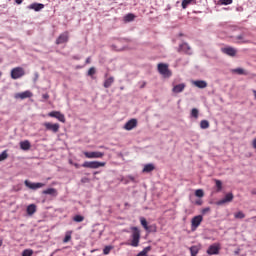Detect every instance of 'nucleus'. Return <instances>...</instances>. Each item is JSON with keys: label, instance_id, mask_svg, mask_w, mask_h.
<instances>
[{"label": "nucleus", "instance_id": "f257e3e1", "mask_svg": "<svg viewBox=\"0 0 256 256\" xmlns=\"http://www.w3.org/2000/svg\"><path fill=\"white\" fill-rule=\"evenodd\" d=\"M131 239V247H139V241H141V231H139V228L132 227Z\"/></svg>", "mask_w": 256, "mask_h": 256}, {"label": "nucleus", "instance_id": "f03ea898", "mask_svg": "<svg viewBox=\"0 0 256 256\" xmlns=\"http://www.w3.org/2000/svg\"><path fill=\"white\" fill-rule=\"evenodd\" d=\"M157 67L158 73H160V75H163L166 78H169L171 75H173L171 70H169V64L159 63Z\"/></svg>", "mask_w": 256, "mask_h": 256}, {"label": "nucleus", "instance_id": "7ed1b4c3", "mask_svg": "<svg viewBox=\"0 0 256 256\" xmlns=\"http://www.w3.org/2000/svg\"><path fill=\"white\" fill-rule=\"evenodd\" d=\"M105 162H99V161H86L82 164V167L85 169H99V167H105Z\"/></svg>", "mask_w": 256, "mask_h": 256}, {"label": "nucleus", "instance_id": "20e7f679", "mask_svg": "<svg viewBox=\"0 0 256 256\" xmlns=\"http://www.w3.org/2000/svg\"><path fill=\"white\" fill-rule=\"evenodd\" d=\"M11 79L17 80L25 76V69L22 67H15L11 70L10 73Z\"/></svg>", "mask_w": 256, "mask_h": 256}, {"label": "nucleus", "instance_id": "39448f33", "mask_svg": "<svg viewBox=\"0 0 256 256\" xmlns=\"http://www.w3.org/2000/svg\"><path fill=\"white\" fill-rule=\"evenodd\" d=\"M201 223H203V216H194L191 220V231H197V228L199 227V225H201Z\"/></svg>", "mask_w": 256, "mask_h": 256}, {"label": "nucleus", "instance_id": "423d86ee", "mask_svg": "<svg viewBox=\"0 0 256 256\" xmlns=\"http://www.w3.org/2000/svg\"><path fill=\"white\" fill-rule=\"evenodd\" d=\"M83 155L86 159H103L105 157V153L103 152H83Z\"/></svg>", "mask_w": 256, "mask_h": 256}, {"label": "nucleus", "instance_id": "0eeeda50", "mask_svg": "<svg viewBox=\"0 0 256 256\" xmlns=\"http://www.w3.org/2000/svg\"><path fill=\"white\" fill-rule=\"evenodd\" d=\"M178 53H184L185 55H193V51L191 50V46H189V44H187V42H184V43L179 45Z\"/></svg>", "mask_w": 256, "mask_h": 256}, {"label": "nucleus", "instance_id": "6e6552de", "mask_svg": "<svg viewBox=\"0 0 256 256\" xmlns=\"http://www.w3.org/2000/svg\"><path fill=\"white\" fill-rule=\"evenodd\" d=\"M69 42V32L66 31L64 33H61L58 38L56 39V45H63V43Z\"/></svg>", "mask_w": 256, "mask_h": 256}, {"label": "nucleus", "instance_id": "1a4fd4ad", "mask_svg": "<svg viewBox=\"0 0 256 256\" xmlns=\"http://www.w3.org/2000/svg\"><path fill=\"white\" fill-rule=\"evenodd\" d=\"M24 184L28 189H32V191H36V189H41V187H45V184L38 182V183H32L29 180H25Z\"/></svg>", "mask_w": 256, "mask_h": 256}, {"label": "nucleus", "instance_id": "9d476101", "mask_svg": "<svg viewBox=\"0 0 256 256\" xmlns=\"http://www.w3.org/2000/svg\"><path fill=\"white\" fill-rule=\"evenodd\" d=\"M44 127L46 129V131H52V133H59V124L55 123L52 124L51 122H45Z\"/></svg>", "mask_w": 256, "mask_h": 256}, {"label": "nucleus", "instance_id": "9b49d317", "mask_svg": "<svg viewBox=\"0 0 256 256\" xmlns=\"http://www.w3.org/2000/svg\"><path fill=\"white\" fill-rule=\"evenodd\" d=\"M221 51L225 55H228V57H235L237 55V49H235V48H233L231 46L222 48Z\"/></svg>", "mask_w": 256, "mask_h": 256}, {"label": "nucleus", "instance_id": "f8f14e48", "mask_svg": "<svg viewBox=\"0 0 256 256\" xmlns=\"http://www.w3.org/2000/svg\"><path fill=\"white\" fill-rule=\"evenodd\" d=\"M49 117H54V119H58L61 123H65V115L59 111H52L48 114Z\"/></svg>", "mask_w": 256, "mask_h": 256}, {"label": "nucleus", "instance_id": "ddd939ff", "mask_svg": "<svg viewBox=\"0 0 256 256\" xmlns=\"http://www.w3.org/2000/svg\"><path fill=\"white\" fill-rule=\"evenodd\" d=\"M137 127V119L132 118L126 124L124 125V129L126 131H132V129H135Z\"/></svg>", "mask_w": 256, "mask_h": 256}, {"label": "nucleus", "instance_id": "4468645a", "mask_svg": "<svg viewBox=\"0 0 256 256\" xmlns=\"http://www.w3.org/2000/svg\"><path fill=\"white\" fill-rule=\"evenodd\" d=\"M31 97H33V93L29 90L15 94V99H29Z\"/></svg>", "mask_w": 256, "mask_h": 256}, {"label": "nucleus", "instance_id": "2eb2a0df", "mask_svg": "<svg viewBox=\"0 0 256 256\" xmlns=\"http://www.w3.org/2000/svg\"><path fill=\"white\" fill-rule=\"evenodd\" d=\"M231 201H233V193H228L222 200L216 202V205H225V203H231Z\"/></svg>", "mask_w": 256, "mask_h": 256}, {"label": "nucleus", "instance_id": "dca6fc26", "mask_svg": "<svg viewBox=\"0 0 256 256\" xmlns=\"http://www.w3.org/2000/svg\"><path fill=\"white\" fill-rule=\"evenodd\" d=\"M219 245H211L208 250H207V254L208 255H219Z\"/></svg>", "mask_w": 256, "mask_h": 256}, {"label": "nucleus", "instance_id": "f3484780", "mask_svg": "<svg viewBox=\"0 0 256 256\" xmlns=\"http://www.w3.org/2000/svg\"><path fill=\"white\" fill-rule=\"evenodd\" d=\"M43 195H51L52 197H57L59 195V192H57V189L55 188H48L46 190H43Z\"/></svg>", "mask_w": 256, "mask_h": 256}, {"label": "nucleus", "instance_id": "a211bd4d", "mask_svg": "<svg viewBox=\"0 0 256 256\" xmlns=\"http://www.w3.org/2000/svg\"><path fill=\"white\" fill-rule=\"evenodd\" d=\"M185 83H181V84H178V85H175L173 88H172V91L173 93H183V91H185Z\"/></svg>", "mask_w": 256, "mask_h": 256}, {"label": "nucleus", "instance_id": "6ab92c4d", "mask_svg": "<svg viewBox=\"0 0 256 256\" xmlns=\"http://www.w3.org/2000/svg\"><path fill=\"white\" fill-rule=\"evenodd\" d=\"M193 85L198 87V89H205L207 87V82L205 80L193 81Z\"/></svg>", "mask_w": 256, "mask_h": 256}, {"label": "nucleus", "instance_id": "aec40b11", "mask_svg": "<svg viewBox=\"0 0 256 256\" xmlns=\"http://www.w3.org/2000/svg\"><path fill=\"white\" fill-rule=\"evenodd\" d=\"M28 9H33L34 11H41V9H45V5L41 3H33L28 6Z\"/></svg>", "mask_w": 256, "mask_h": 256}, {"label": "nucleus", "instance_id": "412c9836", "mask_svg": "<svg viewBox=\"0 0 256 256\" xmlns=\"http://www.w3.org/2000/svg\"><path fill=\"white\" fill-rule=\"evenodd\" d=\"M20 149H22V151H29V149H31V142H29V140L20 142Z\"/></svg>", "mask_w": 256, "mask_h": 256}, {"label": "nucleus", "instance_id": "4be33fe9", "mask_svg": "<svg viewBox=\"0 0 256 256\" xmlns=\"http://www.w3.org/2000/svg\"><path fill=\"white\" fill-rule=\"evenodd\" d=\"M26 211H27L28 215H30V216L33 215L34 213L37 212V205H35V204L28 205Z\"/></svg>", "mask_w": 256, "mask_h": 256}, {"label": "nucleus", "instance_id": "5701e85b", "mask_svg": "<svg viewBox=\"0 0 256 256\" xmlns=\"http://www.w3.org/2000/svg\"><path fill=\"white\" fill-rule=\"evenodd\" d=\"M115 83V78L113 76L107 78L105 81H104V87L105 89H109V87H111V85Z\"/></svg>", "mask_w": 256, "mask_h": 256}, {"label": "nucleus", "instance_id": "b1692460", "mask_svg": "<svg viewBox=\"0 0 256 256\" xmlns=\"http://www.w3.org/2000/svg\"><path fill=\"white\" fill-rule=\"evenodd\" d=\"M142 171H143V173H151V171H155V165L146 164Z\"/></svg>", "mask_w": 256, "mask_h": 256}, {"label": "nucleus", "instance_id": "393cba45", "mask_svg": "<svg viewBox=\"0 0 256 256\" xmlns=\"http://www.w3.org/2000/svg\"><path fill=\"white\" fill-rule=\"evenodd\" d=\"M131 21H135V14L129 13L124 16V23H131Z\"/></svg>", "mask_w": 256, "mask_h": 256}, {"label": "nucleus", "instance_id": "a878e982", "mask_svg": "<svg viewBox=\"0 0 256 256\" xmlns=\"http://www.w3.org/2000/svg\"><path fill=\"white\" fill-rule=\"evenodd\" d=\"M73 235V231L69 230L65 233V237L63 239V243H69L71 241V236Z\"/></svg>", "mask_w": 256, "mask_h": 256}, {"label": "nucleus", "instance_id": "bb28decb", "mask_svg": "<svg viewBox=\"0 0 256 256\" xmlns=\"http://www.w3.org/2000/svg\"><path fill=\"white\" fill-rule=\"evenodd\" d=\"M197 0H183L182 1V9H187L191 3H195Z\"/></svg>", "mask_w": 256, "mask_h": 256}, {"label": "nucleus", "instance_id": "cd10ccee", "mask_svg": "<svg viewBox=\"0 0 256 256\" xmlns=\"http://www.w3.org/2000/svg\"><path fill=\"white\" fill-rule=\"evenodd\" d=\"M238 43H249V40L245 39L244 34H240L236 37Z\"/></svg>", "mask_w": 256, "mask_h": 256}, {"label": "nucleus", "instance_id": "c85d7f7f", "mask_svg": "<svg viewBox=\"0 0 256 256\" xmlns=\"http://www.w3.org/2000/svg\"><path fill=\"white\" fill-rule=\"evenodd\" d=\"M73 221H75V223H83V221H85V217L82 215H76L73 217Z\"/></svg>", "mask_w": 256, "mask_h": 256}, {"label": "nucleus", "instance_id": "c756f323", "mask_svg": "<svg viewBox=\"0 0 256 256\" xmlns=\"http://www.w3.org/2000/svg\"><path fill=\"white\" fill-rule=\"evenodd\" d=\"M146 231L148 233H157V225L152 224V225L148 226V229H146Z\"/></svg>", "mask_w": 256, "mask_h": 256}, {"label": "nucleus", "instance_id": "7c9ffc66", "mask_svg": "<svg viewBox=\"0 0 256 256\" xmlns=\"http://www.w3.org/2000/svg\"><path fill=\"white\" fill-rule=\"evenodd\" d=\"M140 223H141L142 227L145 229V231H146V229H149V225L147 224V219H145V217L140 218Z\"/></svg>", "mask_w": 256, "mask_h": 256}, {"label": "nucleus", "instance_id": "2f4dec72", "mask_svg": "<svg viewBox=\"0 0 256 256\" xmlns=\"http://www.w3.org/2000/svg\"><path fill=\"white\" fill-rule=\"evenodd\" d=\"M190 253L191 256H197V253H199V248L197 246L190 247Z\"/></svg>", "mask_w": 256, "mask_h": 256}, {"label": "nucleus", "instance_id": "473e14b6", "mask_svg": "<svg viewBox=\"0 0 256 256\" xmlns=\"http://www.w3.org/2000/svg\"><path fill=\"white\" fill-rule=\"evenodd\" d=\"M191 117H194V119H198L199 118V110L197 108H193L191 110Z\"/></svg>", "mask_w": 256, "mask_h": 256}, {"label": "nucleus", "instance_id": "72a5a7b5", "mask_svg": "<svg viewBox=\"0 0 256 256\" xmlns=\"http://www.w3.org/2000/svg\"><path fill=\"white\" fill-rule=\"evenodd\" d=\"M200 127H201V129H209V121H207V120H202V121L200 122Z\"/></svg>", "mask_w": 256, "mask_h": 256}, {"label": "nucleus", "instance_id": "f704fd0d", "mask_svg": "<svg viewBox=\"0 0 256 256\" xmlns=\"http://www.w3.org/2000/svg\"><path fill=\"white\" fill-rule=\"evenodd\" d=\"M216 187H217V192L219 193L223 189V182L221 180H215Z\"/></svg>", "mask_w": 256, "mask_h": 256}, {"label": "nucleus", "instance_id": "c9c22d12", "mask_svg": "<svg viewBox=\"0 0 256 256\" xmlns=\"http://www.w3.org/2000/svg\"><path fill=\"white\" fill-rule=\"evenodd\" d=\"M22 256H33V250L32 249L23 250Z\"/></svg>", "mask_w": 256, "mask_h": 256}, {"label": "nucleus", "instance_id": "e433bc0d", "mask_svg": "<svg viewBox=\"0 0 256 256\" xmlns=\"http://www.w3.org/2000/svg\"><path fill=\"white\" fill-rule=\"evenodd\" d=\"M7 157H9V154H7V150H4V151L0 154V162H1V161H5V159H7Z\"/></svg>", "mask_w": 256, "mask_h": 256}, {"label": "nucleus", "instance_id": "4c0bfd02", "mask_svg": "<svg viewBox=\"0 0 256 256\" xmlns=\"http://www.w3.org/2000/svg\"><path fill=\"white\" fill-rule=\"evenodd\" d=\"M235 219H245V214L242 211L237 212L234 214Z\"/></svg>", "mask_w": 256, "mask_h": 256}, {"label": "nucleus", "instance_id": "58836bf2", "mask_svg": "<svg viewBox=\"0 0 256 256\" xmlns=\"http://www.w3.org/2000/svg\"><path fill=\"white\" fill-rule=\"evenodd\" d=\"M111 249H113L112 246H105V248L103 249V254L109 255V253H111Z\"/></svg>", "mask_w": 256, "mask_h": 256}, {"label": "nucleus", "instance_id": "ea45409f", "mask_svg": "<svg viewBox=\"0 0 256 256\" xmlns=\"http://www.w3.org/2000/svg\"><path fill=\"white\" fill-rule=\"evenodd\" d=\"M195 195H196V197H204L205 192H203L202 189H198V190L195 191Z\"/></svg>", "mask_w": 256, "mask_h": 256}, {"label": "nucleus", "instance_id": "a19ab883", "mask_svg": "<svg viewBox=\"0 0 256 256\" xmlns=\"http://www.w3.org/2000/svg\"><path fill=\"white\" fill-rule=\"evenodd\" d=\"M234 73H237L238 75H243L245 73V70L243 68H236L233 70Z\"/></svg>", "mask_w": 256, "mask_h": 256}, {"label": "nucleus", "instance_id": "79ce46f5", "mask_svg": "<svg viewBox=\"0 0 256 256\" xmlns=\"http://www.w3.org/2000/svg\"><path fill=\"white\" fill-rule=\"evenodd\" d=\"M233 0H220V5H231Z\"/></svg>", "mask_w": 256, "mask_h": 256}, {"label": "nucleus", "instance_id": "37998d69", "mask_svg": "<svg viewBox=\"0 0 256 256\" xmlns=\"http://www.w3.org/2000/svg\"><path fill=\"white\" fill-rule=\"evenodd\" d=\"M88 75L91 77L93 75H95V68L91 67L89 70H88Z\"/></svg>", "mask_w": 256, "mask_h": 256}, {"label": "nucleus", "instance_id": "c03bdc74", "mask_svg": "<svg viewBox=\"0 0 256 256\" xmlns=\"http://www.w3.org/2000/svg\"><path fill=\"white\" fill-rule=\"evenodd\" d=\"M209 211H211V208L206 207V208H204V209L202 210V213H203V215H205V213H209Z\"/></svg>", "mask_w": 256, "mask_h": 256}, {"label": "nucleus", "instance_id": "a18cd8bd", "mask_svg": "<svg viewBox=\"0 0 256 256\" xmlns=\"http://www.w3.org/2000/svg\"><path fill=\"white\" fill-rule=\"evenodd\" d=\"M142 251L146 252V255H147V253H149V251H151V246L145 247Z\"/></svg>", "mask_w": 256, "mask_h": 256}, {"label": "nucleus", "instance_id": "49530a36", "mask_svg": "<svg viewBox=\"0 0 256 256\" xmlns=\"http://www.w3.org/2000/svg\"><path fill=\"white\" fill-rule=\"evenodd\" d=\"M137 256H147L146 252H144V250H142L141 252H139L137 254Z\"/></svg>", "mask_w": 256, "mask_h": 256}, {"label": "nucleus", "instance_id": "de8ad7c7", "mask_svg": "<svg viewBox=\"0 0 256 256\" xmlns=\"http://www.w3.org/2000/svg\"><path fill=\"white\" fill-rule=\"evenodd\" d=\"M129 181H132V183H136L135 178L133 176H128Z\"/></svg>", "mask_w": 256, "mask_h": 256}, {"label": "nucleus", "instance_id": "09e8293b", "mask_svg": "<svg viewBox=\"0 0 256 256\" xmlns=\"http://www.w3.org/2000/svg\"><path fill=\"white\" fill-rule=\"evenodd\" d=\"M145 85H147V82L143 81L141 86H140V89H143L145 87Z\"/></svg>", "mask_w": 256, "mask_h": 256}, {"label": "nucleus", "instance_id": "8fccbe9b", "mask_svg": "<svg viewBox=\"0 0 256 256\" xmlns=\"http://www.w3.org/2000/svg\"><path fill=\"white\" fill-rule=\"evenodd\" d=\"M42 97L47 101V99H49V94H43Z\"/></svg>", "mask_w": 256, "mask_h": 256}, {"label": "nucleus", "instance_id": "3c124183", "mask_svg": "<svg viewBox=\"0 0 256 256\" xmlns=\"http://www.w3.org/2000/svg\"><path fill=\"white\" fill-rule=\"evenodd\" d=\"M252 147H254V149H256V138L252 141Z\"/></svg>", "mask_w": 256, "mask_h": 256}, {"label": "nucleus", "instance_id": "603ef678", "mask_svg": "<svg viewBox=\"0 0 256 256\" xmlns=\"http://www.w3.org/2000/svg\"><path fill=\"white\" fill-rule=\"evenodd\" d=\"M196 205H203V200H197Z\"/></svg>", "mask_w": 256, "mask_h": 256}, {"label": "nucleus", "instance_id": "864d4df0", "mask_svg": "<svg viewBox=\"0 0 256 256\" xmlns=\"http://www.w3.org/2000/svg\"><path fill=\"white\" fill-rule=\"evenodd\" d=\"M15 3H17V5H21V3H23V0H15Z\"/></svg>", "mask_w": 256, "mask_h": 256}, {"label": "nucleus", "instance_id": "5fc2aeb1", "mask_svg": "<svg viewBox=\"0 0 256 256\" xmlns=\"http://www.w3.org/2000/svg\"><path fill=\"white\" fill-rule=\"evenodd\" d=\"M89 63H91V57H88V58L86 59V64L89 65Z\"/></svg>", "mask_w": 256, "mask_h": 256}, {"label": "nucleus", "instance_id": "6e6d98bb", "mask_svg": "<svg viewBox=\"0 0 256 256\" xmlns=\"http://www.w3.org/2000/svg\"><path fill=\"white\" fill-rule=\"evenodd\" d=\"M112 48L114 49V51H120V49L117 48V46H115V45H112Z\"/></svg>", "mask_w": 256, "mask_h": 256}, {"label": "nucleus", "instance_id": "4d7b16f0", "mask_svg": "<svg viewBox=\"0 0 256 256\" xmlns=\"http://www.w3.org/2000/svg\"><path fill=\"white\" fill-rule=\"evenodd\" d=\"M73 165L76 169H79V167H81V165H79L78 163H74Z\"/></svg>", "mask_w": 256, "mask_h": 256}, {"label": "nucleus", "instance_id": "13d9d810", "mask_svg": "<svg viewBox=\"0 0 256 256\" xmlns=\"http://www.w3.org/2000/svg\"><path fill=\"white\" fill-rule=\"evenodd\" d=\"M252 93L254 95V99H256V90H252Z\"/></svg>", "mask_w": 256, "mask_h": 256}, {"label": "nucleus", "instance_id": "bf43d9fd", "mask_svg": "<svg viewBox=\"0 0 256 256\" xmlns=\"http://www.w3.org/2000/svg\"><path fill=\"white\" fill-rule=\"evenodd\" d=\"M3 245V240H0V247Z\"/></svg>", "mask_w": 256, "mask_h": 256}, {"label": "nucleus", "instance_id": "052dcab7", "mask_svg": "<svg viewBox=\"0 0 256 256\" xmlns=\"http://www.w3.org/2000/svg\"><path fill=\"white\" fill-rule=\"evenodd\" d=\"M2 75H3V72L0 71V79H1Z\"/></svg>", "mask_w": 256, "mask_h": 256}, {"label": "nucleus", "instance_id": "680f3d73", "mask_svg": "<svg viewBox=\"0 0 256 256\" xmlns=\"http://www.w3.org/2000/svg\"><path fill=\"white\" fill-rule=\"evenodd\" d=\"M75 163H73V161H70V165H74Z\"/></svg>", "mask_w": 256, "mask_h": 256}, {"label": "nucleus", "instance_id": "e2e57ef3", "mask_svg": "<svg viewBox=\"0 0 256 256\" xmlns=\"http://www.w3.org/2000/svg\"><path fill=\"white\" fill-rule=\"evenodd\" d=\"M97 173H99V172H94V175H97Z\"/></svg>", "mask_w": 256, "mask_h": 256}]
</instances>
